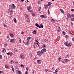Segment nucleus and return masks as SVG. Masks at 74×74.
<instances>
[{
	"mask_svg": "<svg viewBox=\"0 0 74 74\" xmlns=\"http://www.w3.org/2000/svg\"><path fill=\"white\" fill-rule=\"evenodd\" d=\"M62 33L63 34H66V32H65L64 31H63Z\"/></svg>",
	"mask_w": 74,
	"mask_h": 74,
	"instance_id": "30",
	"label": "nucleus"
},
{
	"mask_svg": "<svg viewBox=\"0 0 74 74\" xmlns=\"http://www.w3.org/2000/svg\"><path fill=\"white\" fill-rule=\"evenodd\" d=\"M35 25L36 26H37V27H39V28L40 26L39 25H38V24L37 23H36Z\"/></svg>",
	"mask_w": 74,
	"mask_h": 74,
	"instance_id": "8",
	"label": "nucleus"
},
{
	"mask_svg": "<svg viewBox=\"0 0 74 74\" xmlns=\"http://www.w3.org/2000/svg\"><path fill=\"white\" fill-rule=\"evenodd\" d=\"M5 67L6 68V69H8V66H6V65H5Z\"/></svg>",
	"mask_w": 74,
	"mask_h": 74,
	"instance_id": "35",
	"label": "nucleus"
},
{
	"mask_svg": "<svg viewBox=\"0 0 74 74\" xmlns=\"http://www.w3.org/2000/svg\"><path fill=\"white\" fill-rule=\"evenodd\" d=\"M14 22L16 23V18H14Z\"/></svg>",
	"mask_w": 74,
	"mask_h": 74,
	"instance_id": "26",
	"label": "nucleus"
},
{
	"mask_svg": "<svg viewBox=\"0 0 74 74\" xmlns=\"http://www.w3.org/2000/svg\"><path fill=\"white\" fill-rule=\"evenodd\" d=\"M69 33L71 34H72V35H73V34L72 33H71V31H70Z\"/></svg>",
	"mask_w": 74,
	"mask_h": 74,
	"instance_id": "47",
	"label": "nucleus"
},
{
	"mask_svg": "<svg viewBox=\"0 0 74 74\" xmlns=\"http://www.w3.org/2000/svg\"><path fill=\"white\" fill-rule=\"evenodd\" d=\"M65 37H66V38H69V36L67 35H66L65 36Z\"/></svg>",
	"mask_w": 74,
	"mask_h": 74,
	"instance_id": "31",
	"label": "nucleus"
},
{
	"mask_svg": "<svg viewBox=\"0 0 74 74\" xmlns=\"http://www.w3.org/2000/svg\"><path fill=\"white\" fill-rule=\"evenodd\" d=\"M8 12H10L11 11H10V9H8Z\"/></svg>",
	"mask_w": 74,
	"mask_h": 74,
	"instance_id": "56",
	"label": "nucleus"
},
{
	"mask_svg": "<svg viewBox=\"0 0 74 74\" xmlns=\"http://www.w3.org/2000/svg\"><path fill=\"white\" fill-rule=\"evenodd\" d=\"M45 52H46V49L45 48L43 49L41 51V53L43 54Z\"/></svg>",
	"mask_w": 74,
	"mask_h": 74,
	"instance_id": "2",
	"label": "nucleus"
},
{
	"mask_svg": "<svg viewBox=\"0 0 74 74\" xmlns=\"http://www.w3.org/2000/svg\"><path fill=\"white\" fill-rule=\"evenodd\" d=\"M44 18H47V16H45Z\"/></svg>",
	"mask_w": 74,
	"mask_h": 74,
	"instance_id": "63",
	"label": "nucleus"
},
{
	"mask_svg": "<svg viewBox=\"0 0 74 74\" xmlns=\"http://www.w3.org/2000/svg\"><path fill=\"white\" fill-rule=\"evenodd\" d=\"M37 54L38 55H39V54L40 53H41V51H38L37 52Z\"/></svg>",
	"mask_w": 74,
	"mask_h": 74,
	"instance_id": "12",
	"label": "nucleus"
},
{
	"mask_svg": "<svg viewBox=\"0 0 74 74\" xmlns=\"http://www.w3.org/2000/svg\"><path fill=\"white\" fill-rule=\"evenodd\" d=\"M69 18H70L69 16L67 15V17L66 18L67 21H69Z\"/></svg>",
	"mask_w": 74,
	"mask_h": 74,
	"instance_id": "18",
	"label": "nucleus"
},
{
	"mask_svg": "<svg viewBox=\"0 0 74 74\" xmlns=\"http://www.w3.org/2000/svg\"><path fill=\"white\" fill-rule=\"evenodd\" d=\"M28 38H29V40H31V39L32 38L31 37H29Z\"/></svg>",
	"mask_w": 74,
	"mask_h": 74,
	"instance_id": "46",
	"label": "nucleus"
},
{
	"mask_svg": "<svg viewBox=\"0 0 74 74\" xmlns=\"http://www.w3.org/2000/svg\"><path fill=\"white\" fill-rule=\"evenodd\" d=\"M25 17L26 18H28V16L27 15H25Z\"/></svg>",
	"mask_w": 74,
	"mask_h": 74,
	"instance_id": "28",
	"label": "nucleus"
},
{
	"mask_svg": "<svg viewBox=\"0 0 74 74\" xmlns=\"http://www.w3.org/2000/svg\"><path fill=\"white\" fill-rule=\"evenodd\" d=\"M8 45L6 43L4 47H6V46H7Z\"/></svg>",
	"mask_w": 74,
	"mask_h": 74,
	"instance_id": "50",
	"label": "nucleus"
},
{
	"mask_svg": "<svg viewBox=\"0 0 74 74\" xmlns=\"http://www.w3.org/2000/svg\"><path fill=\"white\" fill-rule=\"evenodd\" d=\"M14 54H13V53L12 52H10V55L11 56H12Z\"/></svg>",
	"mask_w": 74,
	"mask_h": 74,
	"instance_id": "21",
	"label": "nucleus"
},
{
	"mask_svg": "<svg viewBox=\"0 0 74 74\" xmlns=\"http://www.w3.org/2000/svg\"><path fill=\"white\" fill-rule=\"evenodd\" d=\"M20 58H21V59H24V57L22 55H20Z\"/></svg>",
	"mask_w": 74,
	"mask_h": 74,
	"instance_id": "7",
	"label": "nucleus"
},
{
	"mask_svg": "<svg viewBox=\"0 0 74 74\" xmlns=\"http://www.w3.org/2000/svg\"><path fill=\"white\" fill-rule=\"evenodd\" d=\"M58 69H56V70L55 71H56V72H58Z\"/></svg>",
	"mask_w": 74,
	"mask_h": 74,
	"instance_id": "48",
	"label": "nucleus"
},
{
	"mask_svg": "<svg viewBox=\"0 0 74 74\" xmlns=\"http://www.w3.org/2000/svg\"><path fill=\"white\" fill-rule=\"evenodd\" d=\"M71 11H72V12H73V11H74V9H71Z\"/></svg>",
	"mask_w": 74,
	"mask_h": 74,
	"instance_id": "45",
	"label": "nucleus"
},
{
	"mask_svg": "<svg viewBox=\"0 0 74 74\" xmlns=\"http://www.w3.org/2000/svg\"><path fill=\"white\" fill-rule=\"evenodd\" d=\"M32 15H33V16H34V15H35V14H34V13H32Z\"/></svg>",
	"mask_w": 74,
	"mask_h": 74,
	"instance_id": "62",
	"label": "nucleus"
},
{
	"mask_svg": "<svg viewBox=\"0 0 74 74\" xmlns=\"http://www.w3.org/2000/svg\"><path fill=\"white\" fill-rule=\"evenodd\" d=\"M14 39H10V41L11 42H14L15 41H14Z\"/></svg>",
	"mask_w": 74,
	"mask_h": 74,
	"instance_id": "5",
	"label": "nucleus"
},
{
	"mask_svg": "<svg viewBox=\"0 0 74 74\" xmlns=\"http://www.w3.org/2000/svg\"><path fill=\"white\" fill-rule=\"evenodd\" d=\"M45 6H48V5H47V4H45V5H44V7Z\"/></svg>",
	"mask_w": 74,
	"mask_h": 74,
	"instance_id": "52",
	"label": "nucleus"
},
{
	"mask_svg": "<svg viewBox=\"0 0 74 74\" xmlns=\"http://www.w3.org/2000/svg\"><path fill=\"white\" fill-rule=\"evenodd\" d=\"M26 44H25V45H29V44H30V42H29V40L27 41V42L26 43Z\"/></svg>",
	"mask_w": 74,
	"mask_h": 74,
	"instance_id": "6",
	"label": "nucleus"
},
{
	"mask_svg": "<svg viewBox=\"0 0 74 74\" xmlns=\"http://www.w3.org/2000/svg\"><path fill=\"white\" fill-rule=\"evenodd\" d=\"M60 11L62 12V13H63V14H64V11H63V9H60Z\"/></svg>",
	"mask_w": 74,
	"mask_h": 74,
	"instance_id": "15",
	"label": "nucleus"
},
{
	"mask_svg": "<svg viewBox=\"0 0 74 74\" xmlns=\"http://www.w3.org/2000/svg\"><path fill=\"white\" fill-rule=\"evenodd\" d=\"M64 44L65 45H66V46H67V47H69V46H70L69 44H67V42H65L64 43Z\"/></svg>",
	"mask_w": 74,
	"mask_h": 74,
	"instance_id": "4",
	"label": "nucleus"
},
{
	"mask_svg": "<svg viewBox=\"0 0 74 74\" xmlns=\"http://www.w3.org/2000/svg\"><path fill=\"white\" fill-rule=\"evenodd\" d=\"M11 68L12 71H14V67H13V66H12Z\"/></svg>",
	"mask_w": 74,
	"mask_h": 74,
	"instance_id": "19",
	"label": "nucleus"
},
{
	"mask_svg": "<svg viewBox=\"0 0 74 74\" xmlns=\"http://www.w3.org/2000/svg\"><path fill=\"white\" fill-rule=\"evenodd\" d=\"M30 56H32V52H30V53L29 54Z\"/></svg>",
	"mask_w": 74,
	"mask_h": 74,
	"instance_id": "27",
	"label": "nucleus"
},
{
	"mask_svg": "<svg viewBox=\"0 0 74 74\" xmlns=\"http://www.w3.org/2000/svg\"><path fill=\"white\" fill-rule=\"evenodd\" d=\"M67 15L69 17L71 18L70 17H71V15H70V13H68Z\"/></svg>",
	"mask_w": 74,
	"mask_h": 74,
	"instance_id": "25",
	"label": "nucleus"
},
{
	"mask_svg": "<svg viewBox=\"0 0 74 74\" xmlns=\"http://www.w3.org/2000/svg\"><path fill=\"white\" fill-rule=\"evenodd\" d=\"M41 7H39L38 8V11H41Z\"/></svg>",
	"mask_w": 74,
	"mask_h": 74,
	"instance_id": "23",
	"label": "nucleus"
},
{
	"mask_svg": "<svg viewBox=\"0 0 74 74\" xmlns=\"http://www.w3.org/2000/svg\"><path fill=\"white\" fill-rule=\"evenodd\" d=\"M64 61H65V62L66 63V62H67L69 61V60H68V59L65 60Z\"/></svg>",
	"mask_w": 74,
	"mask_h": 74,
	"instance_id": "29",
	"label": "nucleus"
},
{
	"mask_svg": "<svg viewBox=\"0 0 74 74\" xmlns=\"http://www.w3.org/2000/svg\"><path fill=\"white\" fill-rule=\"evenodd\" d=\"M14 50H15V52H17V51H18V49H14Z\"/></svg>",
	"mask_w": 74,
	"mask_h": 74,
	"instance_id": "39",
	"label": "nucleus"
},
{
	"mask_svg": "<svg viewBox=\"0 0 74 74\" xmlns=\"http://www.w3.org/2000/svg\"><path fill=\"white\" fill-rule=\"evenodd\" d=\"M17 73L18 74H22V72H21V71H17Z\"/></svg>",
	"mask_w": 74,
	"mask_h": 74,
	"instance_id": "14",
	"label": "nucleus"
},
{
	"mask_svg": "<svg viewBox=\"0 0 74 74\" xmlns=\"http://www.w3.org/2000/svg\"><path fill=\"white\" fill-rule=\"evenodd\" d=\"M72 40L73 41V42H74V37H73L72 38Z\"/></svg>",
	"mask_w": 74,
	"mask_h": 74,
	"instance_id": "51",
	"label": "nucleus"
},
{
	"mask_svg": "<svg viewBox=\"0 0 74 74\" xmlns=\"http://www.w3.org/2000/svg\"><path fill=\"white\" fill-rule=\"evenodd\" d=\"M3 26L4 27H7V25H5V24L3 25Z\"/></svg>",
	"mask_w": 74,
	"mask_h": 74,
	"instance_id": "38",
	"label": "nucleus"
},
{
	"mask_svg": "<svg viewBox=\"0 0 74 74\" xmlns=\"http://www.w3.org/2000/svg\"><path fill=\"white\" fill-rule=\"evenodd\" d=\"M23 42L24 44H26V43L25 42H24V41H23Z\"/></svg>",
	"mask_w": 74,
	"mask_h": 74,
	"instance_id": "54",
	"label": "nucleus"
},
{
	"mask_svg": "<svg viewBox=\"0 0 74 74\" xmlns=\"http://www.w3.org/2000/svg\"><path fill=\"white\" fill-rule=\"evenodd\" d=\"M45 8V9H47V8H48V6H44Z\"/></svg>",
	"mask_w": 74,
	"mask_h": 74,
	"instance_id": "42",
	"label": "nucleus"
},
{
	"mask_svg": "<svg viewBox=\"0 0 74 74\" xmlns=\"http://www.w3.org/2000/svg\"><path fill=\"white\" fill-rule=\"evenodd\" d=\"M71 21H74V18L72 17L71 18Z\"/></svg>",
	"mask_w": 74,
	"mask_h": 74,
	"instance_id": "24",
	"label": "nucleus"
},
{
	"mask_svg": "<svg viewBox=\"0 0 74 74\" xmlns=\"http://www.w3.org/2000/svg\"><path fill=\"white\" fill-rule=\"evenodd\" d=\"M58 60L59 61H60V60H61V58L59 57L58 58Z\"/></svg>",
	"mask_w": 74,
	"mask_h": 74,
	"instance_id": "33",
	"label": "nucleus"
},
{
	"mask_svg": "<svg viewBox=\"0 0 74 74\" xmlns=\"http://www.w3.org/2000/svg\"><path fill=\"white\" fill-rule=\"evenodd\" d=\"M37 62L38 64H40V63H41V61H40V60H38Z\"/></svg>",
	"mask_w": 74,
	"mask_h": 74,
	"instance_id": "22",
	"label": "nucleus"
},
{
	"mask_svg": "<svg viewBox=\"0 0 74 74\" xmlns=\"http://www.w3.org/2000/svg\"><path fill=\"white\" fill-rule=\"evenodd\" d=\"M3 72V71H0V74H1Z\"/></svg>",
	"mask_w": 74,
	"mask_h": 74,
	"instance_id": "53",
	"label": "nucleus"
},
{
	"mask_svg": "<svg viewBox=\"0 0 74 74\" xmlns=\"http://www.w3.org/2000/svg\"><path fill=\"white\" fill-rule=\"evenodd\" d=\"M10 36L11 37H12V38L14 37V35H13V34L12 33H10Z\"/></svg>",
	"mask_w": 74,
	"mask_h": 74,
	"instance_id": "11",
	"label": "nucleus"
},
{
	"mask_svg": "<svg viewBox=\"0 0 74 74\" xmlns=\"http://www.w3.org/2000/svg\"><path fill=\"white\" fill-rule=\"evenodd\" d=\"M52 4V3L51 2H48V3L47 4L48 6H49V5H51Z\"/></svg>",
	"mask_w": 74,
	"mask_h": 74,
	"instance_id": "13",
	"label": "nucleus"
},
{
	"mask_svg": "<svg viewBox=\"0 0 74 74\" xmlns=\"http://www.w3.org/2000/svg\"><path fill=\"white\" fill-rule=\"evenodd\" d=\"M35 44H37V45H38L39 47V48H40V46H39V45H38V43H37V42H36Z\"/></svg>",
	"mask_w": 74,
	"mask_h": 74,
	"instance_id": "43",
	"label": "nucleus"
},
{
	"mask_svg": "<svg viewBox=\"0 0 74 74\" xmlns=\"http://www.w3.org/2000/svg\"><path fill=\"white\" fill-rule=\"evenodd\" d=\"M37 33V32L36 31V30H34V31L32 32L33 34H36Z\"/></svg>",
	"mask_w": 74,
	"mask_h": 74,
	"instance_id": "16",
	"label": "nucleus"
},
{
	"mask_svg": "<svg viewBox=\"0 0 74 74\" xmlns=\"http://www.w3.org/2000/svg\"><path fill=\"white\" fill-rule=\"evenodd\" d=\"M26 70L27 71H28V70H29L28 69V68H27V67L26 68Z\"/></svg>",
	"mask_w": 74,
	"mask_h": 74,
	"instance_id": "59",
	"label": "nucleus"
},
{
	"mask_svg": "<svg viewBox=\"0 0 74 74\" xmlns=\"http://www.w3.org/2000/svg\"><path fill=\"white\" fill-rule=\"evenodd\" d=\"M40 17L41 18H44V17H45V15H42L40 16Z\"/></svg>",
	"mask_w": 74,
	"mask_h": 74,
	"instance_id": "10",
	"label": "nucleus"
},
{
	"mask_svg": "<svg viewBox=\"0 0 74 74\" xmlns=\"http://www.w3.org/2000/svg\"><path fill=\"white\" fill-rule=\"evenodd\" d=\"M10 63L11 64H12V63H14V61L13 60L11 61Z\"/></svg>",
	"mask_w": 74,
	"mask_h": 74,
	"instance_id": "34",
	"label": "nucleus"
},
{
	"mask_svg": "<svg viewBox=\"0 0 74 74\" xmlns=\"http://www.w3.org/2000/svg\"><path fill=\"white\" fill-rule=\"evenodd\" d=\"M62 63H65V61L64 60L62 61Z\"/></svg>",
	"mask_w": 74,
	"mask_h": 74,
	"instance_id": "60",
	"label": "nucleus"
},
{
	"mask_svg": "<svg viewBox=\"0 0 74 74\" xmlns=\"http://www.w3.org/2000/svg\"><path fill=\"white\" fill-rule=\"evenodd\" d=\"M31 7L29 6L27 8V10H28V11L29 12H31V11L30 10V9H31Z\"/></svg>",
	"mask_w": 74,
	"mask_h": 74,
	"instance_id": "3",
	"label": "nucleus"
},
{
	"mask_svg": "<svg viewBox=\"0 0 74 74\" xmlns=\"http://www.w3.org/2000/svg\"><path fill=\"white\" fill-rule=\"evenodd\" d=\"M42 47H43V48H45V44H44L42 46Z\"/></svg>",
	"mask_w": 74,
	"mask_h": 74,
	"instance_id": "37",
	"label": "nucleus"
},
{
	"mask_svg": "<svg viewBox=\"0 0 74 74\" xmlns=\"http://www.w3.org/2000/svg\"><path fill=\"white\" fill-rule=\"evenodd\" d=\"M13 12V11L12 10H11V11H10V13H12Z\"/></svg>",
	"mask_w": 74,
	"mask_h": 74,
	"instance_id": "58",
	"label": "nucleus"
},
{
	"mask_svg": "<svg viewBox=\"0 0 74 74\" xmlns=\"http://www.w3.org/2000/svg\"><path fill=\"white\" fill-rule=\"evenodd\" d=\"M3 58L1 55H0V59H1Z\"/></svg>",
	"mask_w": 74,
	"mask_h": 74,
	"instance_id": "40",
	"label": "nucleus"
},
{
	"mask_svg": "<svg viewBox=\"0 0 74 74\" xmlns=\"http://www.w3.org/2000/svg\"><path fill=\"white\" fill-rule=\"evenodd\" d=\"M11 8H12V9L13 10H15L16 7L15 6V5L13 4H12V6H11Z\"/></svg>",
	"mask_w": 74,
	"mask_h": 74,
	"instance_id": "1",
	"label": "nucleus"
},
{
	"mask_svg": "<svg viewBox=\"0 0 74 74\" xmlns=\"http://www.w3.org/2000/svg\"><path fill=\"white\" fill-rule=\"evenodd\" d=\"M44 27V26H43V25L42 24H40V26L39 28H41V29H42V28H43Z\"/></svg>",
	"mask_w": 74,
	"mask_h": 74,
	"instance_id": "9",
	"label": "nucleus"
},
{
	"mask_svg": "<svg viewBox=\"0 0 74 74\" xmlns=\"http://www.w3.org/2000/svg\"><path fill=\"white\" fill-rule=\"evenodd\" d=\"M27 22H28V23H30V21H29V20H27Z\"/></svg>",
	"mask_w": 74,
	"mask_h": 74,
	"instance_id": "61",
	"label": "nucleus"
},
{
	"mask_svg": "<svg viewBox=\"0 0 74 74\" xmlns=\"http://www.w3.org/2000/svg\"><path fill=\"white\" fill-rule=\"evenodd\" d=\"M7 55H10V52H9L7 53Z\"/></svg>",
	"mask_w": 74,
	"mask_h": 74,
	"instance_id": "41",
	"label": "nucleus"
},
{
	"mask_svg": "<svg viewBox=\"0 0 74 74\" xmlns=\"http://www.w3.org/2000/svg\"><path fill=\"white\" fill-rule=\"evenodd\" d=\"M2 52H5V49L4 48L3 49Z\"/></svg>",
	"mask_w": 74,
	"mask_h": 74,
	"instance_id": "20",
	"label": "nucleus"
},
{
	"mask_svg": "<svg viewBox=\"0 0 74 74\" xmlns=\"http://www.w3.org/2000/svg\"><path fill=\"white\" fill-rule=\"evenodd\" d=\"M22 34H24V32H21Z\"/></svg>",
	"mask_w": 74,
	"mask_h": 74,
	"instance_id": "64",
	"label": "nucleus"
},
{
	"mask_svg": "<svg viewBox=\"0 0 74 74\" xmlns=\"http://www.w3.org/2000/svg\"><path fill=\"white\" fill-rule=\"evenodd\" d=\"M55 21H56L53 19H52L51 20V22H53L55 23Z\"/></svg>",
	"mask_w": 74,
	"mask_h": 74,
	"instance_id": "17",
	"label": "nucleus"
},
{
	"mask_svg": "<svg viewBox=\"0 0 74 74\" xmlns=\"http://www.w3.org/2000/svg\"><path fill=\"white\" fill-rule=\"evenodd\" d=\"M28 74V72L27 71H26L25 72V74Z\"/></svg>",
	"mask_w": 74,
	"mask_h": 74,
	"instance_id": "49",
	"label": "nucleus"
},
{
	"mask_svg": "<svg viewBox=\"0 0 74 74\" xmlns=\"http://www.w3.org/2000/svg\"><path fill=\"white\" fill-rule=\"evenodd\" d=\"M48 14L49 15V10H48Z\"/></svg>",
	"mask_w": 74,
	"mask_h": 74,
	"instance_id": "55",
	"label": "nucleus"
},
{
	"mask_svg": "<svg viewBox=\"0 0 74 74\" xmlns=\"http://www.w3.org/2000/svg\"><path fill=\"white\" fill-rule=\"evenodd\" d=\"M71 17H74V14H71Z\"/></svg>",
	"mask_w": 74,
	"mask_h": 74,
	"instance_id": "44",
	"label": "nucleus"
},
{
	"mask_svg": "<svg viewBox=\"0 0 74 74\" xmlns=\"http://www.w3.org/2000/svg\"><path fill=\"white\" fill-rule=\"evenodd\" d=\"M45 71H48V69H45Z\"/></svg>",
	"mask_w": 74,
	"mask_h": 74,
	"instance_id": "57",
	"label": "nucleus"
},
{
	"mask_svg": "<svg viewBox=\"0 0 74 74\" xmlns=\"http://www.w3.org/2000/svg\"><path fill=\"white\" fill-rule=\"evenodd\" d=\"M20 66L21 67H24V65L23 64H21L20 65Z\"/></svg>",
	"mask_w": 74,
	"mask_h": 74,
	"instance_id": "32",
	"label": "nucleus"
},
{
	"mask_svg": "<svg viewBox=\"0 0 74 74\" xmlns=\"http://www.w3.org/2000/svg\"><path fill=\"white\" fill-rule=\"evenodd\" d=\"M18 39L20 41V43H21V39L20 38H19Z\"/></svg>",
	"mask_w": 74,
	"mask_h": 74,
	"instance_id": "36",
	"label": "nucleus"
}]
</instances>
